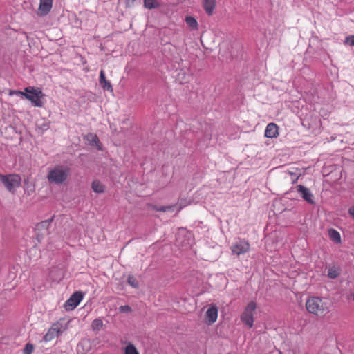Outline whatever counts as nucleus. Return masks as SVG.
<instances>
[{
  "label": "nucleus",
  "mask_w": 354,
  "mask_h": 354,
  "mask_svg": "<svg viewBox=\"0 0 354 354\" xmlns=\"http://www.w3.org/2000/svg\"><path fill=\"white\" fill-rule=\"evenodd\" d=\"M124 354H140L135 346L129 343L124 348Z\"/></svg>",
  "instance_id": "5701e85b"
},
{
  "label": "nucleus",
  "mask_w": 354,
  "mask_h": 354,
  "mask_svg": "<svg viewBox=\"0 0 354 354\" xmlns=\"http://www.w3.org/2000/svg\"><path fill=\"white\" fill-rule=\"evenodd\" d=\"M218 317V309L215 306L209 307L205 314V321L208 324L214 323Z\"/></svg>",
  "instance_id": "9b49d317"
},
{
  "label": "nucleus",
  "mask_w": 354,
  "mask_h": 354,
  "mask_svg": "<svg viewBox=\"0 0 354 354\" xmlns=\"http://www.w3.org/2000/svg\"><path fill=\"white\" fill-rule=\"evenodd\" d=\"M84 298V294L81 291L75 292L68 299L64 304V307L66 310L70 311L75 309L81 302V301Z\"/></svg>",
  "instance_id": "0eeeda50"
},
{
  "label": "nucleus",
  "mask_w": 354,
  "mask_h": 354,
  "mask_svg": "<svg viewBox=\"0 0 354 354\" xmlns=\"http://www.w3.org/2000/svg\"><path fill=\"white\" fill-rule=\"evenodd\" d=\"M345 42L354 46V35H350L346 37Z\"/></svg>",
  "instance_id": "c85d7f7f"
},
{
  "label": "nucleus",
  "mask_w": 354,
  "mask_h": 354,
  "mask_svg": "<svg viewBox=\"0 0 354 354\" xmlns=\"http://www.w3.org/2000/svg\"><path fill=\"white\" fill-rule=\"evenodd\" d=\"M49 225V223L47 221H45L41 223V225L42 226H46V225Z\"/></svg>",
  "instance_id": "473e14b6"
},
{
  "label": "nucleus",
  "mask_w": 354,
  "mask_h": 354,
  "mask_svg": "<svg viewBox=\"0 0 354 354\" xmlns=\"http://www.w3.org/2000/svg\"><path fill=\"white\" fill-rule=\"evenodd\" d=\"M53 0H39L37 15L39 17L47 15L51 10Z\"/></svg>",
  "instance_id": "1a4fd4ad"
},
{
  "label": "nucleus",
  "mask_w": 354,
  "mask_h": 354,
  "mask_svg": "<svg viewBox=\"0 0 354 354\" xmlns=\"http://www.w3.org/2000/svg\"><path fill=\"white\" fill-rule=\"evenodd\" d=\"M185 22L192 30H195L198 29V24L196 19L194 17L192 16H187L185 17Z\"/></svg>",
  "instance_id": "6ab92c4d"
},
{
  "label": "nucleus",
  "mask_w": 354,
  "mask_h": 354,
  "mask_svg": "<svg viewBox=\"0 0 354 354\" xmlns=\"http://www.w3.org/2000/svg\"><path fill=\"white\" fill-rule=\"evenodd\" d=\"M21 177L17 174L3 175L1 183L10 192H15L21 185Z\"/></svg>",
  "instance_id": "423d86ee"
},
{
  "label": "nucleus",
  "mask_w": 354,
  "mask_h": 354,
  "mask_svg": "<svg viewBox=\"0 0 354 354\" xmlns=\"http://www.w3.org/2000/svg\"><path fill=\"white\" fill-rule=\"evenodd\" d=\"M330 304L326 299L318 297H312L306 301V308L308 313L317 316H324L330 311Z\"/></svg>",
  "instance_id": "f257e3e1"
},
{
  "label": "nucleus",
  "mask_w": 354,
  "mask_h": 354,
  "mask_svg": "<svg viewBox=\"0 0 354 354\" xmlns=\"http://www.w3.org/2000/svg\"><path fill=\"white\" fill-rule=\"evenodd\" d=\"M100 84L101 86L107 91H113V88L111 83L106 80L104 71H101L100 73Z\"/></svg>",
  "instance_id": "4468645a"
},
{
  "label": "nucleus",
  "mask_w": 354,
  "mask_h": 354,
  "mask_svg": "<svg viewBox=\"0 0 354 354\" xmlns=\"http://www.w3.org/2000/svg\"><path fill=\"white\" fill-rule=\"evenodd\" d=\"M144 6L147 9L158 8L160 6L157 0H144Z\"/></svg>",
  "instance_id": "aec40b11"
},
{
  "label": "nucleus",
  "mask_w": 354,
  "mask_h": 354,
  "mask_svg": "<svg viewBox=\"0 0 354 354\" xmlns=\"http://www.w3.org/2000/svg\"><path fill=\"white\" fill-rule=\"evenodd\" d=\"M66 330V326L60 320L55 322L44 336L43 340L46 342L54 339Z\"/></svg>",
  "instance_id": "39448f33"
},
{
  "label": "nucleus",
  "mask_w": 354,
  "mask_h": 354,
  "mask_svg": "<svg viewBox=\"0 0 354 354\" xmlns=\"http://www.w3.org/2000/svg\"><path fill=\"white\" fill-rule=\"evenodd\" d=\"M92 190L97 194H102L105 191V186L98 180H95L91 183Z\"/></svg>",
  "instance_id": "dca6fc26"
},
{
  "label": "nucleus",
  "mask_w": 354,
  "mask_h": 354,
  "mask_svg": "<svg viewBox=\"0 0 354 354\" xmlns=\"http://www.w3.org/2000/svg\"><path fill=\"white\" fill-rule=\"evenodd\" d=\"M216 4V0H203V7L208 15L213 14Z\"/></svg>",
  "instance_id": "ddd939ff"
},
{
  "label": "nucleus",
  "mask_w": 354,
  "mask_h": 354,
  "mask_svg": "<svg viewBox=\"0 0 354 354\" xmlns=\"http://www.w3.org/2000/svg\"><path fill=\"white\" fill-rule=\"evenodd\" d=\"M119 310H120V312L124 313H129L132 311L131 308L128 305L120 306Z\"/></svg>",
  "instance_id": "bb28decb"
},
{
  "label": "nucleus",
  "mask_w": 354,
  "mask_h": 354,
  "mask_svg": "<svg viewBox=\"0 0 354 354\" xmlns=\"http://www.w3.org/2000/svg\"><path fill=\"white\" fill-rule=\"evenodd\" d=\"M25 98L30 101L33 106L36 107H43L44 106V102L43 100L44 94L40 88L28 86L25 88Z\"/></svg>",
  "instance_id": "7ed1b4c3"
},
{
  "label": "nucleus",
  "mask_w": 354,
  "mask_h": 354,
  "mask_svg": "<svg viewBox=\"0 0 354 354\" xmlns=\"http://www.w3.org/2000/svg\"><path fill=\"white\" fill-rule=\"evenodd\" d=\"M286 178H288L287 175L290 176V180L292 182V183H295L299 176L301 175V172L299 169L295 168L292 171H287L285 172Z\"/></svg>",
  "instance_id": "2eb2a0df"
},
{
  "label": "nucleus",
  "mask_w": 354,
  "mask_h": 354,
  "mask_svg": "<svg viewBox=\"0 0 354 354\" xmlns=\"http://www.w3.org/2000/svg\"><path fill=\"white\" fill-rule=\"evenodd\" d=\"M175 207V205L174 206H162L159 208H157L158 211H162V212H167L172 210Z\"/></svg>",
  "instance_id": "cd10ccee"
},
{
  "label": "nucleus",
  "mask_w": 354,
  "mask_h": 354,
  "mask_svg": "<svg viewBox=\"0 0 354 354\" xmlns=\"http://www.w3.org/2000/svg\"><path fill=\"white\" fill-rule=\"evenodd\" d=\"M26 91H17V90H10L9 91V95H17V96H19V97H25V95H26Z\"/></svg>",
  "instance_id": "393cba45"
},
{
  "label": "nucleus",
  "mask_w": 354,
  "mask_h": 354,
  "mask_svg": "<svg viewBox=\"0 0 354 354\" xmlns=\"http://www.w3.org/2000/svg\"><path fill=\"white\" fill-rule=\"evenodd\" d=\"M44 127H45V129H48V126L47 125H44Z\"/></svg>",
  "instance_id": "f704fd0d"
},
{
  "label": "nucleus",
  "mask_w": 354,
  "mask_h": 354,
  "mask_svg": "<svg viewBox=\"0 0 354 354\" xmlns=\"http://www.w3.org/2000/svg\"><path fill=\"white\" fill-rule=\"evenodd\" d=\"M136 1V0H125L126 6L129 8L133 6Z\"/></svg>",
  "instance_id": "c756f323"
},
{
  "label": "nucleus",
  "mask_w": 354,
  "mask_h": 354,
  "mask_svg": "<svg viewBox=\"0 0 354 354\" xmlns=\"http://www.w3.org/2000/svg\"><path fill=\"white\" fill-rule=\"evenodd\" d=\"M278 135V126L274 123H269L265 130V136L269 138H277Z\"/></svg>",
  "instance_id": "f8f14e48"
},
{
  "label": "nucleus",
  "mask_w": 354,
  "mask_h": 354,
  "mask_svg": "<svg viewBox=\"0 0 354 354\" xmlns=\"http://www.w3.org/2000/svg\"><path fill=\"white\" fill-rule=\"evenodd\" d=\"M348 212L350 215L354 218V205L350 207Z\"/></svg>",
  "instance_id": "2f4dec72"
},
{
  "label": "nucleus",
  "mask_w": 354,
  "mask_h": 354,
  "mask_svg": "<svg viewBox=\"0 0 354 354\" xmlns=\"http://www.w3.org/2000/svg\"><path fill=\"white\" fill-rule=\"evenodd\" d=\"M328 236L330 240H332L333 242L336 243H341V236L339 232H337L335 229H329L328 230Z\"/></svg>",
  "instance_id": "a211bd4d"
},
{
  "label": "nucleus",
  "mask_w": 354,
  "mask_h": 354,
  "mask_svg": "<svg viewBox=\"0 0 354 354\" xmlns=\"http://www.w3.org/2000/svg\"><path fill=\"white\" fill-rule=\"evenodd\" d=\"M85 138L91 145L95 146L98 149H101L100 147V140L95 134L88 133Z\"/></svg>",
  "instance_id": "f3484780"
},
{
  "label": "nucleus",
  "mask_w": 354,
  "mask_h": 354,
  "mask_svg": "<svg viewBox=\"0 0 354 354\" xmlns=\"http://www.w3.org/2000/svg\"><path fill=\"white\" fill-rule=\"evenodd\" d=\"M89 344V342H88V341H86V340H84V341L81 342L78 344V346H77V349L79 350L80 347L84 346V345H86V344Z\"/></svg>",
  "instance_id": "7c9ffc66"
},
{
  "label": "nucleus",
  "mask_w": 354,
  "mask_h": 354,
  "mask_svg": "<svg viewBox=\"0 0 354 354\" xmlns=\"http://www.w3.org/2000/svg\"><path fill=\"white\" fill-rule=\"evenodd\" d=\"M340 274V270L335 266L330 267L328 270V277L330 279H335Z\"/></svg>",
  "instance_id": "412c9836"
},
{
  "label": "nucleus",
  "mask_w": 354,
  "mask_h": 354,
  "mask_svg": "<svg viewBox=\"0 0 354 354\" xmlns=\"http://www.w3.org/2000/svg\"><path fill=\"white\" fill-rule=\"evenodd\" d=\"M257 309L256 302L252 301L245 307L241 315V320L248 327L252 328L254 325V315Z\"/></svg>",
  "instance_id": "20e7f679"
},
{
  "label": "nucleus",
  "mask_w": 354,
  "mask_h": 354,
  "mask_svg": "<svg viewBox=\"0 0 354 354\" xmlns=\"http://www.w3.org/2000/svg\"><path fill=\"white\" fill-rule=\"evenodd\" d=\"M250 248V246L248 241L245 240H239L232 245L231 250L232 253L240 255L248 252Z\"/></svg>",
  "instance_id": "6e6552de"
},
{
  "label": "nucleus",
  "mask_w": 354,
  "mask_h": 354,
  "mask_svg": "<svg viewBox=\"0 0 354 354\" xmlns=\"http://www.w3.org/2000/svg\"><path fill=\"white\" fill-rule=\"evenodd\" d=\"M69 175V167L58 165L49 169L46 178L51 183L61 185L67 180Z\"/></svg>",
  "instance_id": "f03ea898"
},
{
  "label": "nucleus",
  "mask_w": 354,
  "mask_h": 354,
  "mask_svg": "<svg viewBox=\"0 0 354 354\" xmlns=\"http://www.w3.org/2000/svg\"><path fill=\"white\" fill-rule=\"evenodd\" d=\"M297 191L300 194L301 196L304 200L310 204H314V196L310 191V189L301 185L297 186Z\"/></svg>",
  "instance_id": "9d476101"
},
{
  "label": "nucleus",
  "mask_w": 354,
  "mask_h": 354,
  "mask_svg": "<svg viewBox=\"0 0 354 354\" xmlns=\"http://www.w3.org/2000/svg\"><path fill=\"white\" fill-rule=\"evenodd\" d=\"M103 322L101 319H95L91 324V328L93 330L99 331L102 328Z\"/></svg>",
  "instance_id": "4be33fe9"
},
{
  "label": "nucleus",
  "mask_w": 354,
  "mask_h": 354,
  "mask_svg": "<svg viewBox=\"0 0 354 354\" xmlns=\"http://www.w3.org/2000/svg\"><path fill=\"white\" fill-rule=\"evenodd\" d=\"M127 282L133 288L138 287V281H137L136 278L132 275H129L128 277Z\"/></svg>",
  "instance_id": "b1692460"
},
{
  "label": "nucleus",
  "mask_w": 354,
  "mask_h": 354,
  "mask_svg": "<svg viewBox=\"0 0 354 354\" xmlns=\"http://www.w3.org/2000/svg\"><path fill=\"white\" fill-rule=\"evenodd\" d=\"M1 177H3V174H0V182L1 183Z\"/></svg>",
  "instance_id": "72a5a7b5"
},
{
  "label": "nucleus",
  "mask_w": 354,
  "mask_h": 354,
  "mask_svg": "<svg viewBox=\"0 0 354 354\" xmlns=\"http://www.w3.org/2000/svg\"><path fill=\"white\" fill-rule=\"evenodd\" d=\"M33 349H34V347H33L32 344H26V345L24 349L23 353L24 354H32Z\"/></svg>",
  "instance_id": "a878e982"
}]
</instances>
